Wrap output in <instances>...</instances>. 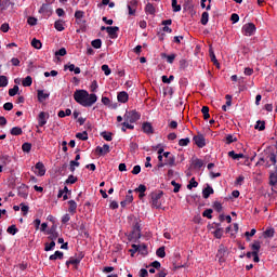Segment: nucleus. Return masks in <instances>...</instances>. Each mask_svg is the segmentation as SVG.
<instances>
[{
	"mask_svg": "<svg viewBox=\"0 0 277 277\" xmlns=\"http://www.w3.org/2000/svg\"><path fill=\"white\" fill-rule=\"evenodd\" d=\"M74 100L82 107H92L96 103V94H90L85 90H76L74 93Z\"/></svg>",
	"mask_w": 277,
	"mask_h": 277,
	"instance_id": "nucleus-1",
	"label": "nucleus"
},
{
	"mask_svg": "<svg viewBox=\"0 0 277 277\" xmlns=\"http://www.w3.org/2000/svg\"><path fill=\"white\" fill-rule=\"evenodd\" d=\"M150 205L153 209H161V198H163V193L161 190L154 192L150 194Z\"/></svg>",
	"mask_w": 277,
	"mask_h": 277,
	"instance_id": "nucleus-2",
	"label": "nucleus"
},
{
	"mask_svg": "<svg viewBox=\"0 0 277 277\" xmlns=\"http://www.w3.org/2000/svg\"><path fill=\"white\" fill-rule=\"evenodd\" d=\"M141 115L136 110L126 111L123 119L126 122H130V124H133L134 122H137L140 120Z\"/></svg>",
	"mask_w": 277,
	"mask_h": 277,
	"instance_id": "nucleus-3",
	"label": "nucleus"
},
{
	"mask_svg": "<svg viewBox=\"0 0 277 277\" xmlns=\"http://www.w3.org/2000/svg\"><path fill=\"white\" fill-rule=\"evenodd\" d=\"M256 31V26L253 23H248L242 26L243 36H254Z\"/></svg>",
	"mask_w": 277,
	"mask_h": 277,
	"instance_id": "nucleus-4",
	"label": "nucleus"
},
{
	"mask_svg": "<svg viewBox=\"0 0 277 277\" xmlns=\"http://www.w3.org/2000/svg\"><path fill=\"white\" fill-rule=\"evenodd\" d=\"M251 250H253V261L254 263H259L261 260L259 259V252L261 250V241L255 240L252 245H251Z\"/></svg>",
	"mask_w": 277,
	"mask_h": 277,
	"instance_id": "nucleus-5",
	"label": "nucleus"
},
{
	"mask_svg": "<svg viewBox=\"0 0 277 277\" xmlns=\"http://www.w3.org/2000/svg\"><path fill=\"white\" fill-rule=\"evenodd\" d=\"M32 172L37 176H44L47 174V168H44V163L42 162H37L35 167H32Z\"/></svg>",
	"mask_w": 277,
	"mask_h": 277,
	"instance_id": "nucleus-6",
	"label": "nucleus"
},
{
	"mask_svg": "<svg viewBox=\"0 0 277 277\" xmlns=\"http://www.w3.org/2000/svg\"><path fill=\"white\" fill-rule=\"evenodd\" d=\"M142 131L146 135H153L155 133V128H153V123L145 121L142 124Z\"/></svg>",
	"mask_w": 277,
	"mask_h": 277,
	"instance_id": "nucleus-7",
	"label": "nucleus"
},
{
	"mask_svg": "<svg viewBox=\"0 0 277 277\" xmlns=\"http://www.w3.org/2000/svg\"><path fill=\"white\" fill-rule=\"evenodd\" d=\"M194 142L198 148H205L207 146V141L205 140V135L199 134L197 136H194Z\"/></svg>",
	"mask_w": 277,
	"mask_h": 277,
	"instance_id": "nucleus-8",
	"label": "nucleus"
},
{
	"mask_svg": "<svg viewBox=\"0 0 277 277\" xmlns=\"http://www.w3.org/2000/svg\"><path fill=\"white\" fill-rule=\"evenodd\" d=\"M109 151H110V149H109V145L108 144H104L103 147L97 146L95 148V153L100 157H105V155H107Z\"/></svg>",
	"mask_w": 277,
	"mask_h": 277,
	"instance_id": "nucleus-9",
	"label": "nucleus"
},
{
	"mask_svg": "<svg viewBox=\"0 0 277 277\" xmlns=\"http://www.w3.org/2000/svg\"><path fill=\"white\" fill-rule=\"evenodd\" d=\"M48 239H50V241H55L57 237H60V233H57V226L53 225L48 232Z\"/></svg>",
	"mask_w": 277,
	"mask_h": 277,
	"instance_id": "nucleus-10",
	"label": "nucleus"
},
{
	"mask_svg": "<svg viewBox=\"0 0 277 277\" xmlns=\"http://www.w3.org/2000/svg\"><path fill=\"white\" fill-rule=\"evenodd\" d=\"M106 31L109 38H118V31H120V28L118 26H108Z\"/></svg>",
	"mask_w": 277,
	"mask_h": 277,
	"instance_id": "nucleus-11",
	"label": "nucleus"
},
{
	"mask_svg": "<svg viewBox=\"0 0 277 277\" xmlns=\"http://www.w3.org/2000/svg\"><path fill=\"white\" fill-rule=\"evenodd\" d=\"M128 10L130 16H135V12L137 10V0H132L128 3Z\"/></svg>",
	"mask_w": 277,
	"mask_h": 277,
	"instance_id": "nucleus-12",
	"label": "nucleus"
},
{
	"mask_svg": "<svg viewBox=\"0 0 277 277\" xmlns=\"http://www.w3.org/2000/svg\"><path fill=\"white\" fill-rule=\"evenodd\" d=\"M83 253H80L76 258H70L69 261L66 262V265H79L81 261L83 260Z\"/></svg>",
	"mask_w": 277,
	"mask_h": 277,
	"instance_id": "nucleus-13",
	"label": "nucleus"
},
{
	"mask_svg": "<svg viewBox=\"0 0 277 277\" xmlns=\"http://www.w3.org/2000/svg\"><path fill=\"white\" fill-rule=\"evenodd\" d=\"M48 118H49V115L44 111H41L38 116V126L44 127V124H47Z\"/></svg>",
	"mask_w": 277,
	"mask_h": 277,
	"instance_id": "nucleus-14",
	"label": "nucleus"
},
{
	"mask_svg": "<svg viewBox=\"0 0 277 277\" xmlns=\"http://www.w3.org/2000/svg\"><path fill=\"white\" fill-rule=\"evenodd\" d=\"M227 249L224 246H220L216 256L219 258L220 263L224 261V256H226Z\"/></svg>",
	"mask_w": 277,
	"mask_h": 277,
	"instance_id": "nucleus-15",
	"label": "nucleus"
},
{
	"mask_svg": "<svg viewBox=\"0 0 277 277\" xmlns=\"http://www.w3.org/2000/svg\"><path fill=\"white\" fill-rule=\"evenodd\" d=\"M17 196H19L21 198H27V196H29V194L27 193V186L25 184H23L18 188Z\"/></svg>",
	"mask_w": 277,
	"mask_h": 277,
	"instance_id": "nucleus-16",
	"label": "nucleus"
},
{
	"mask_svg": "<svg viewBox=\"0 0 277 277\" xmlns=\"http://www.w3.org/2000/svg\"><path fill=\"white\" fill-rule=\"evenodd\" d=\"M117 98L119 103H127L129 101V93L122 91L118 93Z\"/></svg>",
	"mask_w": 277,
	"mask_h": 277,
	"instance_id": "nucleus-17",
	"label": "nucleus"
},
{
	"mask_svg": "<svg viewBox=\"0 0 277 277\" xmlns=\"http://www.w3.org/2000/svg\"><path fill=\"white\" fill-rule=\"evenodd\" d=\"M37 96H38L39 103H44V101H47V98H49L50 94L44 93V91H42V90H39L37 93Z\"/></svg>",
	"mask_w": 277,
	"mask_h": 277,
	"instance_id": "nucleus-18",
	"label": "nucleus"
},
{
	"mask_svg": "<svg viewBox=\"0 0 277 277\" xmlns=\"http://www.w3.org/2000/svg\"><path fill=\"white\" fill-rule=\"evenodd\" d=\"M68 205H69V208H68L69 213H71V215H75V213H77V201L69 200Z\"/></svg>",
	"mask_w": 277,
	"mask_h": 277,
	"instance_id": "nucleus-19",
	"label": "nucleus"
},
{
	"mask_svg": "<svg viewBox=\"0 0 277 277\" xmlns=\"http://www.w3.org/2000/svg\"><path fill=\"white\" fill-rule=\"evenodd\" d=\"M68 69L70 72H75V75L81 74V68L75 67V64L65 65V70Z\"/></svg>",
	"mask_w": 277,
	"mask_h": 277,
	"instance_id": "nucleus-20",
	"label": "nucleus"
},
{
	"mask_svg": "<svg viewBox=\"0 0 277 277\" xmlns=\"http://www.w3.org/2000/svg\"><path fill=\"white\" fill-rule=\"evenodd\" d=\"M50 261H57V259L60 261H62V259H64V252L62 251H55L54 254L50 255Z\"/></svg>",
	"mask_w": 277,
	"mask_h": 277,
	"instance_id": "nucleus-21",
	"label": "nucleus"
},
{
	"mask_svg": "<svg viewBox=\"0 0 277 277\" xmlns=\"http://www.w3.org/2000/svg\"><path fill=\"white\" fill-rule=\"evenodd\" d=\"M12 5V2L10 0H0V10L1 12H5V10H8V8H10Z\"/></svg>",
	"mask_w": 277,
	"mask_h": 277,
	"instance_id": "nucleus-22",
	"label": "nucleus"
},
{
	"mask_svg": "<svg viewBox=\"0 0 277 277\" xmlns=\"http://www.w3.org/2000/svg\"><path fill=\"white\" fill-rule=\"evenodd\" d=\"M164 164L170 166L171 168H173V166H176V158L174 157V155H171L168 159H166Z\"/></svg>",
	"mask_w": 277,
	"mask_h": 277,
	"instance_id": "nucleus-23",
	"label": "nucleus"
},
{
	"mask_svg": "<svg viewBox=\"0 0 277 277\" xmlns=\"http://www.w3.org/2000/svg\"><path fill=\"white\" fill-rule=\"evenodd\" d=\"M228 157L232 159H246V156L243 154H235V150L228 151Z\"/></svg>",
	"mask_w": 277,
	"mask_h": 277,
	"instance_id": "nucleus-24",
	"label": "nucleus"
},
{
	"mask_svg": "<svg viewBox=\"0 0 277 277\" xmlns=\"http://www.w3.org/2000/svg\"><path fill=\"white\" fill-rule=\"evenodd\" d=\"M161 57H166L168 64H174V60H176V54L167 55L166 53H162Z\"/></svg>",
	"mask_w": 277,
	"mask_h": 277,
	"instance_id": "nucleus-25",
	"label": "nucleus"
},
{
	"mask_svg": "<svg viewBox=\"0 0 277 277\" xmlns=\"http://www.w3.org/2000/svg\"><path fill=\"white\" fill-rule=\"evenodd\" d=\"M192 166H194V168L200 169L205 166V162H202V160H200L198 158H193Z\"/></svg>",
	"mask_w": 277,
	"mask_h": 277,
	"instance_id": "nucleus-26",
	"label": "nucleus"
},
{
	"mask_svg": "<svg viewBox=\"0 0 277 277\" xmlns=\"http://www.w3.org/2000/svg\"><path fill=\"white\" fill-rule=\"evenodd\" d=\"M32 83H34V79L31 78V76H27L23 80L22 85H24V88H29V87H31Z\"/></svg>",
	"mask_w": 277,
	"mask_h": 277,
	"instance_id": "nucleus-27",
	"label": "nucleus"
},
{
	"mask_svg": "<svg viewBox=\"0 0 277 277\" xmlns=\"http://www.w3.org/2000/svg\"><path fill=\"white\" fill-rule=\"evenodd\" d=\"M145 12L146 14H155L156 12V9H155V5H153V3H147L146 6H145Z\"/></svg>",
	"mask_w": 277,
	"mask_h": 277,
	"instance_id": "nucleus-28",
	"label": "nucleus"
},
{
	"mask_svg": "<svg viewBox=\"0 0 277 277\" xmlns=\"http://www.w3.org/2000/svg\"><path fill=\"white\" fill-rule=\"evenodd\" d=\"M211 194H213V188L211 186H208L206 187L203 190H202V196L203 198H209V196H211Z\"/></svg>",
	"mask_w": 277,
	"mask_h": 277,
	"instance_id": "nucleus-29",
	"label": "nucleus"
},
{
	"mask_svg": "<svg viewBox=\"0 0 277 277\" xmlns=\"http://www.w3.org/2000/svg\"><path fill=\"white\" fill-rule=\"evenodd\" d=\"M54 27L56 31H64V22L62 19L56 21Z\"/></svg>",
	"mask_w": 277,
	"mask_h": 277,
	"instance_id": "nucleus-30",
	"label": "nucleus"
},
{
	"mask_svg": "<svg viewBox=\"0 0 277 277\" xmlns=\"http://www.w3.org/2000/svg\"><path fill=\"white\" fill-rule=\"evenodd\" d=\"M156 254L159 259H166V247L158 248Z\"/></svg>",
	"mask_w": 277,
	"mask_h": 277,
	"instance_id": "nucleus-31",
	"label": "nucleus"
},
{
	"mask_svg": "<svg viewBox=\"0 0 277 277\" xmlns=\"http://www.w3.org/2000/svg\"><path fill=\"white\" fill-rule=\"evenodd\" d=\"M269 185H273V186L277 185V169L275 173H272L269 175Z\"/></svg>",
	"mask_w": 277,
	"mask_h": 277,
	"instance_id": "nucleus-32",
	"label": "nucleus"
},
{
	"mask_svg": "<svg viewBox=\"0 0 277 277\" xmlns=\"http://www.w3.org/2000/svg\"><path fill=\"white\" fill-rule=\"evenodd\" d=\"M76 137L78 140H81L82 142H85L88 140V132L87 131L79 132L76 134Z\"/></svg>",
	"mask_w": 277,
	"mask_h": 277,
	"instance_id": "nucleus-33",
	"label": "nucleus"
},
{
	"mask_svg": "<svg viewBox=\"0 0 277 277\" xmlns=\"http://www.w3.org/2000/svg\"><path fill=\"white\" fill-rule=\"evenodd\" d=\"M11 135H23V129L19 127L12 128Z\"/></svg>",
	"mask_w": 277,
	"mask_h": 277,
	"instance_id": "nucleus-34",
	"label": "nucleus"
},
{
	"mask_svg": "<svg viewBox=\"0 0 277 277\" xmlns=\"http://www.w3.org/2000/svg\"><path fill=\"white\" fill-rule=\"evenodd\" d=\"M201 113L203 114L205 120H207L208 118H211V115L209 114V106H202Z\"/></svg>",
	"mask_w": 277,
	"mask_h": 277,
	"instance_id": "nucleus-35",
	"label": "nucleus"
},
{
	"mask_svg": "<svg viewBox=\"0 0 277 277\" xmlns=\"http://www.w3.org/2000/svg\"><path fill=\"white\" fill-rule=\"evenodd\" d=\"M93 49H101L103 47V41L101 39H95L91 42Z\"/></svg>",
	"mask_w": 277,
	"mask_h": 277,
	"instance_id": "nucleus-36",
	"label": "nucleus"
},
{
	"mask_svg": "<svg viewBox=\"0 0 277 277\" xmlns=\"http://www.w3.org/2000/svg\"><path fill=\"white\" fill-rule=\"evenodd\" d=\"M53 248H55V241L52 240L50 243L45 242V245H44L45 252H51V250H53Z\"/></svg>",
	"mask_w": 277,
	"mask_h": 277,
	"instance_id": "nucleus-37",
	"label": "nucleus"
},
{
	"mask_svg": "<svg viewBox=\"0 0 277 277\" xmlns=\"http://www.w3.org/2000/svg\"><path fill=\"white\" fill-rule=\"evenodd\" d=\"M31 47H34V49H42V42L35 38L31 41Z\"/></svg>",
	"mask_w": 277,
	"mask_h": 277,
	"instance_id": "nucleus-38",
	"label": "nucleus"
},
{
	"mask_svg": "<svg viewBox=\"0 0 277 277\" xmlns=\"http://www.w3.org/2000/svg\"><path fill=\"white\" fill-rule=\"evenodd\" d=\"M201 25H207L209 23V12H203L201 14Z\"/></svg>",
	"mask_w": 277,
	"mask_h": 277,
	"instance_id": "nucleus-39",
	"label": "nucleus"
},
{
	"mask_svg": "<svg viewBox=\"0 0 277 277\" xmlns=\"http://www.w3.org/2000/svg\"><path fill=\"white\" fill-rule=\"evenodd\" d=\"M254 129H258V131H265V121H256Z\"/></svg>",
	"mask_w": 277,
	"mask_h": 277,
	"instance_id": "nucleus-40",
	"label": "nucleus"
},
{
	"mask_svg": "<svg viewBox=\"0 0 277 277\" xmlns=\"http://www.w3.org/2000/svg\"><path fill=\"white\" fill-rule=\"evenodd\" d=\"M80 163L77 160H71L69 162V170L70 172H75V168H79Z\"/></svg>",
	"mask_w": 277,
	"mask_h": 277,
	"instance_id": "nucleus-41",
	"label": "nucleus"
},
{
	"mask_svg": "<svg viewBox=\"0 0 277 277\" xmlns=\"http://www.w3.org/2000/svg\"><path fill=\"white\" fill-rule=\"evenodd\" d=\"M6 233H9V235H16V233H18V228H16V225H11L8 227Z\"/></svg>",
	"mask_w": 277,
	"mask_h": 277,
	"instance_id": "nucleus-42",
	"label": "nucleus"
},
{
	"mask_svg": "<svg viewBox=\"0 0 277 277\" xmlns=\"http://www.w3.org/2000/svg\"><path fill=\"white\" fill-rule=\"evenodd\" d=\"M23 153H31V143H24L22 145Z\"/></svg>",
	"mask_w": 277,
	"mask_h": 277,
	"instance_id": "nucleus-43",
	"label": "nucleus"
},
{
	"mask_svg": "<svg viewBox=\"0 0 277 277\" xmlns=\"http://www.w3.org/2000/svg\"><path fill=\"white\" fill-rule=\"evenodd\" d=\"M213 235L216 239H220L221 237L224 236V229L217 228L216 230L213 232Z\"/></svg>",
	"mask_w": 277,
	"mask_h": 277,
	"instance_id": "nucleus-44",
	"label": "nucleus"
},
{
	"mask_svg": "<svg viewBox=\"0 0 277 277\" xmlns=\"http://www.w3.org/2000/svg\"><path fill=\"white\" fill-rule=\"evenodd\" d=\"M18 85H14L12 89L9 90V96H16L18 94Z\"/></svg>",
	"mask_w": 277,
	"mask_h": 277,
	"instance_id": "nucleus-45",
	"label": "nucleus"
},
{
	"mask_svg": "<svg viewBox=\"0 0 277 277\" xmlns=\"http://www.w3.org/2000/svg\"><path fill=\"white\" fill-rule=\"evenodd\" d=\"M194 187H198V182H196V177H193L187 185V189H194Z\"/></svg>",
	"mask_w": 277,
	"mask_h": 277,
	"instance_id": "nucleus-46",
	"label": "nucleus"
},
{
	"mask_svg": "<svg viewBox=\"0 0 277 277\" xmlns=\"http://www.w3.org/2000/svg\"><path fill=\"white\" fill-rule=\"evenodd\" d=\"M77 181V176L69 175L68 179L65 181L66 185H75V182Z\"/></svg>",
	"mask_w": 277,
	"mask_h": 277,
	"instance_id": "nucleus-47",
	"label": "nucleus"
},
{
	"mask_svg": "<svg viewBox=\"0 0 277 277\" xmlns=\"http://www.w3.org/2000/svg\"><path fill=\"white\" fill-rule=\"evenodd\" d=\"M212 213H213L212 209H207L203 211L202 216L208 217V220H211L213 217Z\"/></svg>",
	"mask_w": 277,
	"mask_h": 277,
	"instance_id": "nucleus-48",
	"label": "nucleus"
},
{
	"mask_svg": "<svg viewBox=\"0 0 277 277\" xmlns=\"http://www.w3.org/2000/svg\"><path fill=\"white\" fill-rule=\"evenodd\" d=\"M171 5L173 8V12H181V5H179L176 0H172Z\"/></svg>",
	"mask_w": 277,
	"mask_h": 277,
	"instance_id": "nucleus-49",
	"label": "nucleus"
},
{
	"mask_svg": "<svg viewBox=\"0 0 277 277\" xmlns=\"http://www.w3.org/2000/svg\"><path fill=\"white\" fill-rule=\"evenodd\" d=\"M102 70L106 77H109L111 75V69L109 68V65H102Z\"/></svg>",
	"mask_w": 277,
	"mask_h": 277,
	"instance_id": "nucleus-50",
	"label": "nucleus"
},
{
	"mask_svg": "<svg viewBox=\"0 0 277 277\" xmlns=\"http://www.w3.org/2000/svg\"><path fill=\"white\" fill-rule=\"evenodd\" d=\"M171 185L174 187V194H179V192H181V184L176 183V181H172Z\"/></svg>",
	"mask_w": 277,
	"mask_h": 277,
	"instance_id": "nucleus-51",
	"label": "nucleus"
},
{
	"mask_svg": "<svg viewBox=\"0 0 277 277\" xmlns=\"http://www.w3.org/2000/svg\"><path fill=\"white\" fill-rule=\"evenodd\" d=\"M5 87H8V77L0 76V88H5Z\"/></svg>",
	"mask_w": 277,
	"mask_h": 277,
	"instance_id": "nucleus-52",
	"label": "nucleus"
},
{
	"mask_svg": "<svg viewBox=\"0 0 277 277\" xmlns=\"http://www.w3.org/2000/svg\"><path fill=\"white\" fill-rule=\"evenodd\" d=\"M233 142H237V137L233 134H228L226 136V144H233Z\"/></svg>",
	"mask_w": 277,
	"mask_h": 277,
	"instance_id": "nucleus-53",
	"label": "nucleus"
},
{
	"mask_svg": "<svg viewBox=\"0 0 277 277\" xmlns=\"http://www.w3.org/2000/svg\"><path fill=\"white\" fill-rule=\"evenodd\" d=\"M101 135L106 140V142H111L113 140L111 132H102Z\"/></svg>",
	"mask_w": 277,
	"mask_h": 277,
	"instance_id": "nucleus-54",
	"label": "nucleus"
},
{
	"mask_svg": "<svg viewBox=\"0 0 277 277\" xmlns=\"http://www.w3.org/2000/svg\"><path fill=\"white\" fill-rule=\"evenodd\" d=\"M66 48H61L58 51L55 52V56L64 57L66 55Z\"/></svg>",
	"mask_w": 277,
	"mask_h": 277,
	"instance_id": "nucleus-55",
	"label": "nucleus"
},
{
	"mask_svg": "<svg viewBox=\"0 0 277 277\" xmlns=\"http://www.w3.org/2000/svg\"><path fill=\"white\" fill-rule=\"evenodd\" d=\"M27 23H28V25L34 27V26L38 25V18H36V17H28Z\"/></svg>",
	"mask_w": 277,
	"mask_h": 277,
	"instance_id": "nucleus-56",
	"label": "nucleus"
},
{
	"mask_svg": "<svg viewBox=\"0 0 277 277\" xmlns=\"http://www.w3.org/2000/svg\"><path fill=\"white\" fill-rule=\"evenodd\" d=\"M0 30L3 34H8V31H10V24H8V23L2 24L1 27H0Z\"/></svg>",
	"mask_w": 277,
	"mask_h": 277,
	"instance_id": "nucleus-57",
	"label": "nucleus"
},
{
	"mask_svg": "<svg viewBox=\"0 0 277 277\" xmlns=\"http://www.w3.org/2000/svg\"><path fill=\"white\" fill-rule=\"evenodd\" d=\"M274 233H275L274 228L266 229L264 232V237L272 238V237H274Z\"/></svg>",
	"mask_w": 277,
	"mask_h": 277,
	"instance_id": "nucleus-58",
	"label": "nucleus"
},
{
	"mask_svg": "<svg viewBox=\"0 0 277 277\" xmlns=\"http://www.w3.org/2000/svg\"><path fill=\"white\" fill-rule=\"evenodd\" d=\"M213 209L217 211V213H222V203L219 201H215L213 203Z\"/></svg>",
	"mask_w": 277,
	"mask_h": 277,
	"instance_id": "nucleus-59",
	"label": "nucleus"
},
{
	"mask_svg": "<svg viewBox=\"0 0 277 277\" xmlns=\"http://www.w3.org/2000/svg\"><path fill=\"white\" fill-rule=\"evenodd\" d=\"M172 81H174V76H170L168 78V76H162V83H171Z\"/></svg>",
	"mask_w": 277,
	"mask_h": 277,
	"instance_id": "nucleus-60",
	"label": "nucleus"
},
{
	"mask_svg": "<svg viewBox=\"0 0 277 277\" xmlns=\"http://www.w3.org/2000/svg\"><path fill=\"white\" fill-rule=\"evenodd\" d=\"M134 192H138V194H144L146 192V185L140 184L138 187L134 189Z\"/></svg>",
	"mask_w": 277,
	"mask_h": 277,
	"instance_id": "nucleus-61",
	"label": "nucleus"
},
{
	"mask_svg": "<svg viewBox=\"0 0 277 277\" xmlns=\"http://www.w3.org/2000/svg\"><path fill=\"white\" fill-rule=\"evenodd\" d=\"M189 144V137L181 138L179 141V146H187Z\"/></svg>",
	"mask_w": 277,
	"mask_h": 277,
	"instance_id": "nucleus-62",
	"label": "nucleus"
},
{
	"mask_svg": "<svg viewBox=\"0 0 277 277\" xmlns=\"http://www.w3.org/2000/svg\"><path fill=\"white\" fill-rule=\"evenodd\" d=\"M84 15H85V13H84L83 11H76V12H75V18H76V21L83 18Z\"/></svg>",
	"mask_w": 277,
	"mask_h": 277,
	"instance_id": "nucleus-63",
	"label": "nucleus"
},
{
	"mask_svg": "<svg viewBox=\"0 0 277 277\" xmlns=\"http://www.w3.org/2000/svg\"><path fill=\"white\" fill-rule=\"evenodd\" d=\"M140 245H132V249H130L131 254H135V252H140Z\"/></svg>",
	"mask_w": 277,
	"mask_h": 277,
	"instance_id": "nucleus-64",
	"label": "nucleus"
}]
</instances>
